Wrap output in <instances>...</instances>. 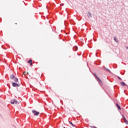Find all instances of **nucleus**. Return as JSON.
<instances>
[{
  "label": "nucleus",
  "instance_id": "nucleus-1",
  "mask_svg": "<svg viewBox=\"0 0 128 128\" xmlns=\"http://www.w3.org/2000/svg\"><path fill=\"white\" fill-rule=\"evenodd\" d=\"M12 86L14 88H16V86H20V84H18L16 82H13L12 83Z\"/></svg>",
  "mask_w": 128,
  "mask_h": 128
},
{
  "label": "nucleus",
  "instance_id": "nucleus-2",
  "mask_svg": "<svg viewBox=\"0 0 128 128\" xmlns=\"http://www.w3.org/2000/svg\"><path fill=\"white\" fill-rule=\"evenodd\" d=\"M32 112L34 114V116H38V114H40V112L36 110H32Z\"/></svg>",
  "mask_w": 128,
  "mask_h": 128
},
{
  "label": "nucleus",
  "instance_id": "nucleus-3",
  "mask_svg": "<svg viewBox=\"0 0 128 128\" xmlns=\"http://www.w3.org/2000/svg\"><path fill=\"white\" fill-rule=\"evenodd\" d=\"M87 16H88L89 18H92V13H90V12H88Z\"/></svg>",
  "mask_w": 128,
  "mask_h": 128
},
{
  "label": "nucleus",
  "instance_id": "nucleus-4",
  "mask_svg": "<svg viewBox=\"0 0 128 128\" xmlns=\"http://www.w3.org/2000/svg\"><path fill=\"white\" fill-rule=\"evenodd\" d=\"M120 84L122 86H128V84H126L124 82H120Z\"/></svg>",
  "mask_w": 128,
  "mask_h": 128
},
{
  "label": "nucleus",
  "instance_id": "nucleus-5",
  "mask_svg": "<svg viewBox=\"0 0 128 128\" xmlns=\"http://www.w3.org/2000/svg\"><path fill=\"white\" fill-rule=\"evenodd\" d=\"M16 78V76H14V74H12L10 76V78L11 80H14Z\"/></svg>",
  "mask_w": 128,
  "mask_h": 128
},
{
  "label": "nucleus",
  "instance_id": "nucleus-6",
  "mask_svg": "<svg viewBox=\"0 0 128 128\" xmlns=\"http://www.w3.org/2000/svg\"><path fill=\"white\" fill-rule=\"evenodd\" d=\"M116 106L117 107L118 110H122V108H120V105H118V103L116 104Z\"/></svg>",
  "mask_w": 128,
  "mask_h": 128
},
{
  "label": "nucleus",
  "instance_id": "nucleus-7",
  "mask_svg": "<svg viewBox=\"0 0 128 128\" xmlns=\"http://www.w3.org/2000/svg\"><path fill=\"white\" fill-rule=\"evenodd\" d=\"M95 64H98L100 65V61H96L94 62Z\"/></svg>",
  "mask_w": 128,
  "mask_h": 128
},
{
  "label": "nucleus",
  "instance_id": "nucleus-8",
  "mask_svg": "<svg viewBox=\"0 0 128 128\" xmlns=\"http://www.w3.org/2000/svg\"><path fill=\"white\" fill-rule=\"evenodd\" d=\"M16 102V99H14L13 100H11L10 104H14Z\"/></svg>",
  "mask_w": 128,
  "mask_h": 128
},
{
  "label": "nucleus",
  "instance_id": "nucleus-9",
  "mask_svg": "<svg viewBox=\"0 0 128 128\" xmlns=\"http://www.w3.org/2000/svg\"><path fill=\"white\" fill-rule=\"evenodd\" d=\"M73 50H74V52H76V50H78V46H74L73 48Z\"/></svg>",
  "mask_w": 128,
  "mask_h": 128
},
{
  "label": "nucleus",
  "instance_id": "nucleus-10",
  "mask_svg": "<svg viewBox=\"0 0 128 128\" xmlns=\"http://www.w3.org/2000/svg\"><path fill=\"white\" fill-rule=\"evenodd\" d=\"M14 79V81L15 82H18V78L15 77Z\"/></svg>",
  "mask_w": 128,
  "mask_h": 128
},
{
  "label": "nucleus",
  "instance_id": "nucleus-11",
  "mask_svg": "<svg viewBox=\"0 0 128 128\" xmlns=\"http://www.w3.org/2000/svg\"><path fill=\"white\" fill-rule=\"evenodd\" d=\"M114 42H118V38H116V37H114Z\"/></svg>",
  "mask_w": 128,
  "mask_h": 128
},
{
  "label": "nucleus",
  "instance_id": "nucleus-12",
  "mask_svg": "<svg viewBox=\"0 0 128 128\" xmlns=\"http://www.w3.org/2000/svg\"><path fill=\"white\" fill-rule=\"evenodd\" d=\"M104 70H106V72H110V70H108V68L104 67Z\"/></svg>",
  "mask_w": 128,
  "mask_h": 128
},
{
  "label": "nucleus",
  "instance_id": "nucleus-13",
  "mask_svg": "<svg viewBox=\"0 0 128 128\" xmlns=\"http://www.w3.org/2000/svg\"><path fill=\"white\" fill-rule=\"evenodd\" d=\"M69 123L70 124H71L72 126H73V127L76 126V125L74 124H72V122L69 121Z\"/></svg>",
  "mask_w": 128,
  "mask_h": 128
},
{
  "label": "nucleus",
  "instance_id": "nucleus-14",
  "mask_svg": "<svg viewBox=\"0 0 128 128\" xmlns=\"http://www.w3.org/2000/svg\"><path fill=\"white\" fill-rule=\"evenodd\" d=\"M97 80H98V82H101V84L102 83V80H100V79L99 78H97Z\"/></svg>",
  "mask_w": 128,
  "mask_h": 128
},
{
  "label": "nucleus",
  "instance_id": "nucleus-15",
  "mask_svg": "<svg viewBox=\"0 0 128 128\" xmlns=\"http://www.w3.org/2000/svg\"><path fill=\"white\" fill-rule=\"evenodd\" d=\"M124 120V122L125 123V124H128V120H126V119H125Z\"/></svg>",
  "mask_w": 128,
  "mask_h": 128
},
{
  "label": "nucleus",
  "instance_id": "nucleus-16",
  "mask_svg": "<svg viewBox=\"0 0 128 128\" xmlns=\"http://www.w3.org/2000/svg\"><path fill=\"white\" fill-rule=\"evenodd\" d=\"M28 64H31V62H32V60H29L28 61Z\"/></svg>",
  "mask_w": 128,
  "mask_h": 128
},
{
  "label": "nucleus",
  "instance_id": "nucleus-17",
  "mask_svg": "<svg viewBox=\"0 0 128 128\" xmlns=\"http://www.w3.org/2000/svg\"><path fill=\"white\" fill-rule=\"evenodd\" d=\"M15 104H18V101H17L16 99H15Z\"/></svg>",
  "mask_w": 128,
  "mask_h": 128
},
{
  "label": "nucleus",
  "instance_id": "nucleus-18",
  "mask_svg": "<svg viewBox=\"0 0 128 128\" xmlns=\"http://www.w3.org/2000/svg\"><path fill=\"white\" fill-rule=\"evenodd\" d=\"M122 118H123V120H126V117H124V116L122 115Z\"/></svg>",
  "mask_w": 128,
  "mask_h": 128
},
{
  "label": "nucleus",
  "instance_id": "nucleus-19",
  "mask_svg": "<svg viewBox=\"0 0 128 128\" xmlns=\"http://www.w3.org/2000/svg\"><path fill=\"white\" fill-rule=\"evenodd\" d=\"M117 77H118V80H122V78H120V77L118 76Z\"/></svg>",
  "mask_w": 128,
  "mask_h": 128
},
{
  "label": "nucleus",
  "instance_id": "nucleus-20",
  "mask_svg": "<svg viewBox=\"0 0 128 128\" xmlns=\"http://www.w3.org/2000/svg\"><path fill=\"white\" fill-rule=\"evenodd\" d=\"M94 76L96 78H98V77L96 74H94Z\"/></svg>",
  "mask_w": 128,
  "mask_h": 128
},
{
  "label": "nucleus",
  "instance_id": "nucleus-21",
  "mask_svg": "<svg viewBox=\"0 0 128 128\" xmlns=\"http://www.w3.org/2000/svg\"><path fill=\"white\" fill-rule=\"evenodd\" d=\"M64 4H60V6H64Z\"/></svg>",
  "mask_w": 128,
  "mask_h": 128
},
{
  "label": "nucleus",
  "instance_id": "nucleus-22",
  "mask_svg": "<svg viewBox=\"0 0 128 128\" xmlns=\"http://www.w3.org/2000/svg\"><path fill=\"white\" fill-rule=\"evenodd\" d=\"M30 66H32V62H31L30 63Z\"/></svg>",
  "mask_w": 128,
  "mask_h": 128
},
{
  "label": "nucleus",
  "instance_id": "nucleus-23",
  "mask_svg": "<svg viewBox=\"0 0 128 128\" xmlns=\"http://www.w3.org/2000/svg\"><path fill=\"white\" fill-rule=\"evenodd\" d=\"M126 50H128V46H126Z\"/></svg>",
  "mask_w": 128,
  "mask_h": 128
},
{
  "label": "nucleus",
  "instance_id": "nucleus-24",
  "mask_svg": "<svg viewBox=\"0 0 128 128\" xmlns=\"http://www.w3.org/2000/svg\"><path fill=\"white\" fill-rule=\"evenodd\" d=\"M124 92H126V90H124Z\"/></svg>",
  "mask_w": 128,
  "mask_h": 128
},
{
  "label": "nucleus",
  "instance_id": "nucleus-25",
  "mask_svg": "<svg viewBox=\"0 0 128 128\" xmlns=\"http://www.w3.org/2000/svg\"><path fill=\"white\" fill-rule=\"evenodd\" d=\"M27 74H28V72H27Z\"/></svg>",
  "mask_w": 128,
  "mask_h": 128
},
{
  "label": "nucleus",
  "instance_id": "nucleus-26",
  "mask_svg": "<svg viewBox=\"0 0 128 128\" xmlns=\"http://www.w3.org/2000/svg\"><path fill=\"white\" fill-rule=\"evenodd\" d=\"M64 128H66V127H64Z\"/></svg>",
  "mask_w": 128,
  "mask_h": 128
}]
</instances>
